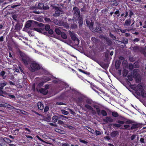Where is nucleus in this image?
Here are the masks:
<instances>
[{
  "instance_id": "nucleus-9",
  "label": "nucleus",
  "mask_w": 146,
  "mask_h": 146,
  "mask_svg": "<svg viewBox=\"0 0 146 146\" xmlns=\"http://www.w3.org/2000/svg\"><path fill=\"white\" fill-rule=\"evenodd\" d=\"M138 71V70L135 69L133 71V77L135 79H138V82H140V80L138 79L139 77V75L137 73Z\"/></svg>"
},
{
  "instance_id": "nucleus-22",
  "label": "nucleus",
  "mask_w": 146,
  "mask_h": 146,
  "mask_svg": "<svg viewBox=\"0 0 146 146\" xmlns=\"http://www.w3.org/2000/svg\"><path fill=\"white\" fill-rule=\"evenodd\" d=\"M141 95L143 98H146V92L145 91H141Z\"/></svg>"
},
{
  "instance_id": "nucleus-21",
  "label": "nucleus",
  "mask_w": 146,
  "mask_h": 146,
  "mask_svg": "<svg viewBox=\"0 0 146 146\" xmlns=\"http://www.w3.org/2000/svg\"><path fill=\"white\" fill-rule=\"evenodd\" d=\"M3 140L7 143H10L11 142V141L8 138L4 137L3 138Z\"/></svg>"
},
{
  "instance_id": "nucleus-24",
  "label": "nucleus",
  "mask_w": 146,
  "mask_h": 146,
  "mask_svg": "<svg viewBox=\"0 0 146 146\" xmlns=\"http://www.w3.org/2000/svg\"><path fill=\"white\" fill-rule=\"evenodd\" d=\"M62 37L64 39H66L67 38V36L66 34L63 32H61L60 33Z\"/></svg>"
},
{
  "instance_id": "nucleus-7",
  "label": "nucleus",
  "mask_w": 146,
  "mask_h": 146,
  "mask_svg": "<svg viewBox=\"0 0 146 146\" xmlns=\"http://www.w3.org/2000/svg\"><path fill=\"white\" fill-rule=\"evenodd\" d=\"M68 32L72 40L75 41L76 44H78L79 42L78 39L76 37V35L70 31H69Z\"/></svg>"
},
{
  "instance_id": "nucleus-27",
  "label": "nucleus",
  "mask_w": 146,
  "mask_h": 146,
  "mask_svg": "<svg viewBox=\"0 0 146 146\" xmlns=\"http://www.w3.org/2000/svg\"><path fill=\"white\" fill-rule=\"evenodd\" d=\"M5 73L6 72L4 71H2L0 72V75L3 77V79H5V77H4V76L5 74Z\"/></svg>"
},
{
  "instance_id": "nucleus-15",
  "label": "nucleus",
  "mask_w": 146,
  "mask_h": 146,
  "mask_svg": "<svg viewBox=\"0 0 146 146\" xmlns=\"http://www.w3.org/2000/svg\"><path fill=\"white\" fill-rule=\"evenodd\" d=\"M37 105L39 109L42 110L44 108L43 105L41 102H38Z\"/></svg>"
},
{
  "instance_id": "nucleus-56",
  "label": "nucleus",
  "mask_w": 146,
  "mask_h": 146,
  "mask_svg": "<svg viewBox=\"0 0 146 146\" xmlns=\"http://www.w3.org/2000/svg\"><path fill=\"white\" fill-rule=\"evenodd\" d=\"M48 31V33L50 34H52L53 33V31L52 29H50Z\"/></svg>"
},
{
  "instance_id": "nucleus-52",
  "label": "nucleus",
  "mask_w": 146,
  "mask_h": 146,
  "mask_svg": "<svg viewBox=\"0 0 146 146\" xmlns=\"http://www.w3.org/2000/svg\"><path fill=\"white\" fill-rule=\"evenodd\" d=\"M17 16L16 15H13L12 16V17L13 18V19L14 20H16V18H17Z\"/></svg>"
},
{
  "instance_id": "nucleus-25",
  "label": "nucleus",
  "mask_w": 146,
  "mask_h": 146,
  "mask_svg": "<svg viewBox=\"0 0 146 146\" xmlns=\"http://www.w3.org/2000/svg\"><path fill=\"white\" fill-rule=\"evenodd\" d=\"M55 31V32L58 35H60L61 33V31L59 28H56Z\"/></svg>"
},
{
  "instance_id": "nucleus-11",
  "label": "nucleus",
  "mask_w": 146,
  "mask_h": 146,
  "mask_svg": "<svg viewBox=\"0 0 146 146\" xmlns=\"http://www.w3.org/2000/svg\"><path fill=\"white\" fill-rule=\"evenodd\" d=\"M103 121L106 123L111 122L113 121V120L111 117H107L105 119H103Z\"/></svg>"
},
{
  "instance_id": "nucleus-57",
  "label": "nucleus",
  "mask_w": 146,
  "mask_h": 146,
  "mask_svg": "<svg viewBox=\"0 0 146 146\" xmlns=\"http://www.w3.org/2000/svg\"><path fill=\"white\" fill-rule=\"evenodd\" d=\"M117 122L118 123L121 124H123L125 123V122L123 121H119V120L117 121Z\"/></svg>"
},
{
  "instance_id": "nucleus-64",
  "label": "nucleus",
  "mask_w": 146,
  "mask_h": 146,
  "mask_svg": "<svg viewBox=\"0 0 146 146\" xmlns=\"http://www.w3.org/2000/svg\"><path fill=\"white\" fill-rule=\"evenodd\" d=\"M62 146H69V145L66 143H62Z\"/></svg>"
},
{
  "instance_id": "nucleus-44",
  "label": "nucleus",
  "mask_w": 146,
  "mask_h": 146,
  "mask_svg": "<svg viewBox=\"0 0 146 146\" xmlns=\"http://www.w3.org/2000/svg\"><path fill=\"white\" fill-rule=\"evenodd\" d=\"M96 31L98 32H99L101 31V27H96Z\"/></svg>"
},
{
  "instance_id": "nucleus-53",
  "label": "nucleus",
  "mask_w": 146,
  "mask_h": 146,
  "mask_svg": "<svg viewBox=\"0 0 146 146\" xmlns=\"http://www.w3.org/2000/svg\"><path fill=\"white\" fill-rule=\"evenodd\" d=\"M49 8V7L48 6H44L43 8V9L44 10H46L48 9Z\"/></svg>"
},
{
  "instance_id": "nucleus-30",
  "label": "nucleus",
  "mask_w": 146,
  "mask_h": 146,
  "mask_svg": "<svg viewBox=\"0 0 146 146\" xmlns=\"http://www.w3.org/2000/svg\"><path fill=\"white\" fill-rule=\"evenodd\" d=\"M101 114H102L104 116H106L107 115V113L106 111L104 110H102L101 111Z\"/></svg>"
},
{
  "instance_id": "nucleus-29",
  "label": "nucleus",
  "mask_w": 146,
  "mask_h": 146,
  "mask_svg": "<svg viewBox=\"0 0 146 146\" xmlns=\"http://www.w3.org/2000/svg\"><path fill=\"white\" fill-rule=\"evenodd\" d=\"M123 76L124 77H126L127 74V71L126 70L124 69L123 72Z\"/></svg>"
},
{
  "instance_id": "nucleus-49",
  "label": "nucleus",
  "mask_w": 146,
  "mask_h": 146,
  "mask_svg": "<svg viewBox=\"0 0 146 146\" xmlns=\"http://www.w3.org/2000/svg\"><path fill=\"white\" fill-rule=\"evenodd\" d=\"M49 110V107L48 106H46L44 110V111L45 112H46Z\"/></svg>"
},
{
  "instance_id": "nucleus-35",
  "label": "nucleus",
  "mask_w": 146,
  "mask_h": 146,
  "mask_svg": "<svg viewBox=\"0 0 146 146\" xmlns=\"http://www.w3.org/2000/svg\"><path fill=\"white\" fill-rule=\"evenodd\" d=\"M110 1L112 3L115 4V6H117L118 5L117 1L115 0H112Z\"/></svg>"
},
{
  "instance_id": "nucleus-36",
  "label": "nucleus",
  "mask_w": 146,
  "mask_h": 146,
  "mask_svg": "<svg viewBox=\"0 0 146 146\" xmlns=\"http://www.w3.org/2000/svg\"><path fill=\"white\" fill-rule=\"evenodd\" d=\"M96 111L99 115H100L101 114V112L100 111V109L98 108H96Z\"/></svg>"
},
{
  "instance_id": "nucleus-31",
  "label": "nucleus",
  "mask_w": 146,
  "mask_h": 146,
  "mask_svg": "<svg viewBox=\"0 0 146 146\" xmlns=\"http://www.w3.org/2000/svg\"><path fill=\"white\" fill-rule=\"evenodd\" d=\"M5 105H4V107H6L9 108H11L12 109L13 108H14L13 107H12L10 106V105H9L7 104L4 103Z\"/></svg>"
},
{
  "instance_id": "nucleus-5",
  "label": "nucleus",
  "mask_w": 146,
  "mask_h": 146,
  "mask_svg": "<svg viewBox=\"0 0 146 146\" xmlns=\"http://www.w3.org/2000/svg\"><path fill=\"white\" fill-rule=\"evenodd\" d=\"M86 22L87 25L88 26L92 32L94 31V30L93 28L94 22L89 17H87L86 19Z\"/></svg>"
},
{
  "instance_id": "nucleus-37",
  "label": "nucleus",
  "mask_w": 146,
  "mask_h": 146,
  "mask_svg": "<svg viewBox=\"0 0 146 146\" xmlns=\"http://www.w3.org/2000/svg\"><path fill=\"white\" fill-rule=\"evenodd\" d=\"M45 29L46 31H48L50 29V25H46L45 26Z\"/></svg>"
},
{
  "instance_id": "nucleus-8",
  "label": "nucleus",
  "mask_w": 146,
  "mask_h": 146,
  "mask_svg": "<svg viewBox=\"0 0 146 146\" xmlns=\"http://www.w3.org/2000/svg\"><path fill=\"white\" fill-rule=\"evenodd\" d=\"M53 8L55 9V13L53 14V15L55 17H58L60 15L61 11L59 10L58 7L56 6H54Z\"/></svg>"
},
{
  "instance_id": "nucleus-19",
  "label": "nucleus",
  "mask_w": 146,
  "mask_h": 146,
  "mask_svg": "<svg viewBox=\"0 0 146 146\" xmlns=\"http://www.w3.org/2000/svg\"><path fill=\"white\" fill-rule=\"evenodd\" d=\"M58 119V117L57 116L54 115L52 117V121L53 122L55 123Z\"/></svg>"
},
{
  "instance_id": "nucleus-4",
  "label": "nucleus",
  "mask_w": 146,
  "mask_h": 146,
  "mask_svg": "<svg viewBox=\"0 0 146 146\" xmlns=\"http://www.w3.org/2000/svg\"><path fill=\"white\" fill-rule=\"evenodd\" d=\"M34 24L40 27H42L44 26L43 24L42 23H39L36 21L32 20H29L26 22L25 25V28H26V29H28L31 26Z\"/></svg>"
},
{
  "instance_id": "nucleus-6",
  "label": "nucleus",
  "mask_w": 146,
  "mask_h": 146,
  "mask_svg": "<svg viewBox=\"0 0 146 146\" xmlns=\"http://www.w3.org/2000/svg\"><path fill=\"white\" fill-rule=\"evenodd\" d=\"M145 86V84L143 83H141L134 88L135 90L137 91H139L141 92V91H142L144 90Z\"/></svg>"
},
{
  "instance_id": "nucleus-38",
  "label": "nucleus",
  "mask_w": 146,
  "mask_h": 146,
  "mask_svg": "<svg viewBox=\"0 0 146 146\" xmlns=\"http://www.w3.org/2000/svg\"><path fill=\"white\" fill-rule=\"evenodd\" d=\"M122 42L124 44H127L128 43V39L127 38H123L122 40Z\"/></svg>"
},
{
  "instance_id": "nucleus-12",
  "label": "nucleus",
  "mask_w": 146,
  "mask_h": 146,
  "mask_svg": "<svg viewBox=\"0 0 146 146\" xmlns=\"http://www.w3.org/2000/svg\"><path fill=\"white\" fill-rule=\"evenodd\" d=\"M39 91L41 93L43 94L44 95H46L48 92V90H47L43 88L40 89Z\"/></svg>"
},
{
  "instance_id": "nucleus-42",
  "label": "nucleus",
  "mask_w": 146,
  "mask_h": 146,
  "mask_svg": "<svg viewBox=\"0 0 146 146\" xmlns=\"http://www.w3.org/2000/svg\"><path fill=\"white\" fill-rule=\"evenodd\" d=\"M55 131L56 132L59 133H62L63 131H62L56 128L55 129Z\"/></svg>"
},
{
  "instance_id": "nucleus-33",
  "label": "nucleus",
  "mask_w": 146,
  "mask_h": 146,
  "mask_svg": "<svg viewBox=\"0 0 146 146\" xmlns=\"http://www.w3.org/2000/svg\"><path fill=\"white\" fill-rule=\"evenodd\" d=\"M61 111L62 114L66 115H67L69 113L68 112L64 110H62Z\"/></svg>"
},
{
  "instance_id": "nucleus-54",
  "label": "nucleus",
  "mask_w": 146,
  "mask_h": 146,
  "mask_svg": "<svg viewBox=\"0 0 146 146\" xmlns=\"http://www.w3.org/2000/svg\"><path fill=\"white\" fill-rule=\"evenodd\" d=\"M68 110H69V112L70 113L73 115H74L75 114V113L72 110L70 109H68Z\"/></svg>"
},
{
  "instance_id": "nucleus-46",
  "label": "nucleus",
  "mask_w": 146,
  "mask_h": 146,
  "mask_svg": "<svg viewBox=\"0 0 146 146\" xmlns=\"http://www.w3.org/2000/svg\"><path fill=\"white\" fill-rule=\"evenodd\" d=\"M4 93H5V92H4L2 90L0 89V96H4L3 95V94Z\"/></svg>"
},
{
  "instance_id": "nucleus-18",
  "label": "nucleus",
  "mask_w": 146,
  "mask_h": 146,
  "mask_svg": "<svg viewBox=\"0 0 146 146\" xmlns=\"http://www.w3.org/2000/svg\"><path fill=\"white\" fill-rule=\"evenodd\" d=\"M44 4L43 3H39L38 5V8L39 9H42L44 7Z\"/></svg>"
},
{
  "instance_id": "nucleus-39",
  "label": "nucleus",
  "mask_w": 146,
  "mask_h": 146,
  "mask_svg": "<svg viewBox=\"0 0 146 146\" xmlns=\"http://www.w3.org/2000/svg\"><path fill=\"white\" fill-rule=\"evenodd\" d=\"M79 140L81 142L83 143L86 145H87L88 143V142L85 140L80 139H79Z\"/></svg>"
},
{
  "instance_id": "nucleus-32",
  "label": "nucleus",
  "mask_w": 146,
  "mask_h": 146,
  "mask_svg": "<svg viewBox=\"0 0 146 146\" xmlns=\"http://www.w3.org/2000/svg\"><path fill=\"white\" fill-rule=\"evenodd\" d=\"M44 120L47 122H50L51 120V118L50 117H48L44 118Z\"/></svg>"
},
{
  "instance_id": "nucleus-14",
  "label": "nucleus",
  "mask_w": 146,
  "mask_h": 146,
  "mask_svg": "<svg viewBox=\"0 0 146 146\" xmlns=\"http://www.w3.org/2000/svg\"><path fill=\"white\" fill-rule=\"evenodd\" d=\"M7 84V82L4 81L3 82L0 83V89H3L4 87L6 86Z\"/></svg>"
},
{
  "instance_id": "nucleus-51",
  "label": "nucleus",
  "mask_w": 146,
  "mask_h": 146,
  "mask_svg": "<svg viewBox=\"0 0 146 146\" xmlns=\"http://www.w3.org/2000/svg\"><path fill=\"white\" fill-rule=\"evenodd\" d=\"M128 78L130 81H132L133 80L132 77L131 76H127Z\"/></svg>"
},
{
  "instance_id": "nucleus-20",
  "label": "nucleus",
  "mask_w": 146,
  "mask_h": 146,
  "mask_svg": "<svg viewBox=\"0 0 146 146\" xmlns=\"http://www.w3.org/2000/svg\"><path fill=\"white\" fill-rule=\"evenodd\" d=\"M85 107L87 109H88L90 110H91L92 111H94V110L93 108L90 106L86 104L85 106Z\"/></svg>"
},
{
  "instance_id": "nucleus-63",
  "label": "nucleus",
  "mask_w": 146,
  "mask_h": 146,
  "mask_svg": "<svg viewBox=\"0 0 146 146\" xmlns=\"http://www.w3.org/2000/svg\"><path fill=\"white\" fill-rule=\"evenodd\" d=\"M138 49V47L137 46H134L133 47V49L134 50L136 51Z\"/></svg>"
},
{
  "instance_id": "nucleus-40",
  "label": "nucleus",
  "mask_w": 146,
  "mask_h": 146,
  "mask_svg": "<svg viewBox=\"0 0 146 146\" xmlns=\"http://www.w3.org/2000/svg\"><path fill=\"white\" fill-rule=\"evenodd\" d=\"M87 129L88 130V131L91 132L92 133H93L94 132V130L91 129V128L89 127H87Z\"/></svg>"
},
{
  "instance_id": "nucleus-41",
  "label": "nucleus",
  "mask_w": 146,
  "mask_h": 146,
  "mask_svg": "<svg viewBox=\"0 0 146 146\" xmlns=\"http://www.w3.org/2000/svg\"><path fill=\"white\" fill-rule=\"evenodd\" d=\"M95 133H96V135H101L102 134V133L101 132L97 130L95 131Z\"/></svg>"
},
{
  "instance_id": "nucleus-48",
  "label": "nucleus",
  "mask_w": 146,
  "mask_h": 146,
  "mask_svg": "<svg viewBox=\"0 0 146 146\" xmlns=\"http://www.w3.org/2000/svg\"><path fill=\"white\" fill-rule=\"evenodd\" d=\"M114 13L115 15H117V17H119V11H117L115 13Z\"/></svg>"
},
{
  "instance_id": "nucleus-43",
  "label": "nucleus",
  "mask_w": 146,
  "mask_h": 146,
  "mask_svg": "<svg viewBox=\"0 0 146 146\" xmlns=\"http://www.w3.org/2000/svg\"><path fill=\"white\" fill-rule=\"evenodd\" d=\"M129 16L131 18V16L133 15V13L132 11L130 10H129Z\"/></svg>"
},
{
  "instance_id": "nucleus-23",
  "label": "nucleus",
  "mask_w": 146,
  "mask_h": 146,
  "mask_svg": "<svg viewBox=\"0 0 146 146\" xmlns=\"http://www.w3.org/2000/svg\"><path fill=\"white\" fill-rule=\"evenodd\" d=\"M31 29H33L40 33H42V31L40 28H34Z\"/></svg>"
},
{
  "instance_id": "nucleus-16",
  "label": "nucleus",
  "mask_w": 146,
  "mask_h": 146,
  "mask_svg": "<svg viewBox=\"0 0 146 146\" xmlns=\"http://www.w3.org/2000/svg\"><path fill=\"white\" fill-rule=\"evenodd\" d=\"M118 135V132L117 131L112 132L111 134V135L112 137H115Z\"/></svg>"
},
{
  "instance_id": "nucleus-58",
  "label": "nucleus",
  "mask_w": 146,
  "mask_h": 146,
  "mask_svg": "<svg viewBox=\"0 0 146 146\" xmlns=\"http://www.w3.org/2000/svg\"><path fill=\"white\" fill-rule=\"evenodd\" d=\"M140 142L142 143H144V139L143 138H141L140 140Z\"/></svg>"
},
{
  "instance_id": "nucleus-3",
  "label": "nucleus",
  "mask_w": 146,
  "mask_h": 146,
  "mask_svg": "<svg viewBox=\"0 0 146 146\" xmlns=\"http://www.w3.org/2000/svg\"><path fill=\"white\" fill-rule=\"evenodd\" d=\"M29 64H30L29 70L32 72H34L36 70L40 69V66L35 62L31 61Z\"/></svg>"
},
{
  "instance_id": "nucleus-10",
  "label": "nucleus",
  "mask_w": 146,
  "mask_h": 146,
  "mask_svg": "<svg viewBox=\"0 0 146 146\" xmlns=\"http://www.w3.org/2000/svg\"><path fill=\"white\" fill-rule=\"evenodd\" d=\"M132 123V121L130 120H128L126 121L125 122V123L127 124L125 125L124 126L125 129L130 130L131 125L129 124H131Z\"/></svg>"
},
{
  "instance_id": "nucleus-50",
  "label": "nucleus",
  "mask_w": 146,
  "mask_h": 146,
  "mask_svg": "<svg viewBox=\"0 0 146 146\" xmlns=\"http://www.w3.org/2000/svg\"><path fill=\"white\" fill-rule=\"evenodd\" d=\"M36 137L40 141L44 143H45V142L42 139L40 138L39 136L38 135L36 136Z\"/></svg>"
},
{
  "instance_id": "nucleus-59",
  "label": "nucleus",
  "mask_w": 146,
  "mask_h": 146,
  "mask_svg": "<svg viewBox=\"0 0 146 146\" xmlns=\"http://www.w3.org/2000/svg\"><path fill=\"white\" fill-rule=\"evenodd\" d=\"M58 123L59 124L62 125L64 123V122L60 120H59L58 121Z\"/></svg>"
},
{
  "instance_id": "nucleus-61",
  "label": "nucleus",
  "mask_w": 146,
  "mask_h": 146,
  "mask_svg": "<svg viewBox=\"0 0 146 146\" xmlns=\"http://www.w3.org/2000/svg\"><path fill=\"white\" fill-rule=\"evenodd\" d=\"M136 137V135H132L131 137V139L132 140H133Z\"/></svg>"
},
{
  "instance_id": "nucleus-2",
  "label": "nucleus",
  "mask_w": 146,
  "mask_h": 146,
  "mask_svg": "<svg viewBox=\"0 0 146 146\" xmlns=\"http://www.w3.org/2000/svg\"><path fill=\"white\" fill-rule=\"evenodd\" d=\"M19 53L21 57L23 63L25 65L27 66L30 63L31 59L29 57L20 51H19Z\"/></svg>"
},
{
  "instance_id": "nucleus-1",
  "label": "nucleus",
  "mask_w": 146,
  "mask_h": 146,
  "mask_svg": "<svg viewBox=\"0 0 146 146\" xmlns=\"http://www.w3.org/2000/svg\"><path fill=\"white\" fill-rule=\"evenodd\" d=\"M73 17L70 20L73 22H76L78 21L79 26H81L83 23V19L82 17L81 16L80 11L79 9L76 7H75L73 9Z\"/></svg>"
},
{
  "instance_id": "nucleus-55",
  "label": "nucleus",
  "mask_w": 146,
  "mask_h": 146,
  "mask_svg": "<svg viewBox=\"0 0 146 146\" xmlns=\"http://www.w3.org/2000/svg\"><path fill=\"white\" fill-rule=\"evenodd\" d=\"M140 39L138 38H136L133 40V42H137Z\"/></svg>"
},
{
  "instance_id": "nucleus-45",
  "label": "nucleus",
  "mask_w": 146,
  "mask_h": 146,
  "mask_svg": "<svg viewBox=\"0 0 146 146\" xmlns=\"http://www.w3.org/2000/svg\"><path fill=\"white\" fill-rule=\"evenodd\" d=\"M110 36L112 38L114 39L116 38L115 36L113 34H112L111 33H110Z\"/></svg>"
},
{
  "instance_id": "nucleus-47",
  "label": "nucleus",
  "mask_w": 146,
  "mask_h": 146,
  "mask_svg": "<svg viewBox=\"0 0 146 146\" xmlns=\"http://www.w3.org/2000/svg\"><path fill=\"white\" fill-rule=\"evenodd\" d=\"M113 125L115 127H119L121 126V125L119 124H117L116 123H115L113 124Z\"/></svg>"
},
{
  "instance_id": "nucleus-34",
  "label": "nucleus",
  "mask_w": 146,
  "mask_h": 146,
  "mask_svg": "<svg viewBox=\"0 0 146 146\" xmlns=\"http://www.w3.org/2000/svg\"><path fill=\"white\" fill-rule=\"evenodd\" d=\"M52 22L56 24L57 25H58L59 23V21L57 19H54L52 21Z\"/></svg>"
},
{
  "instance_id": "nucleus-62",
  "label": "nucleus",
  "mask_w": 146,
  "mask_h": 146,
  "mask_svg": "<svg viewBox=\"0 0 146 146\" xmlns=\"http://www.w3.org/2000/svg\"><path fill=\"white\" fill-rule=\"evenodd\" d=\"M44 19L45 20L46 22H48L50 21V19L48 18H45Z\"/></svg>"
},
{
  "instance_id": "nucleus-13",
  "label": "nucleus",
  "mask_w": 146,
  "mask_h": 146,
  "mask_svg": "<svg viewBox=\"0 0 146 146\" xmlns=\"http://www.w3.org/2000/svg\"><path fill=\"white\" fill-rule=\"evenodd\" d=\"M131 23V20L130 19L126 20L125 21L124 25L125 26H129Z\"/></svg>"
},
{
  "instance_id": "nucleus-17",
  "label": "nucleus",
  "mask_w": 146,
  "mask_h": 146,
  "mask_svg": "<svg viewBox=\"0 0 146 146\" xmlns=\"http://www.w3.org/2000/svg\"><path fill=\"white\" fill-rule=\"evenodd\" d=\"M70 27L73 29H75L77 28V25L76 23H72L70 25Z\"/></svg>"
},
{
  "instance_id": "nucleus-26",
  "label": "nucleus",
  "mask_w": 146,
  "mask_h": 146,
  "mask_svg": "<svg viewBox=\"0 0 146 146\" xmlns=\"http://www.w3.org/2000/svg\"><path fill=\"white\" fill-rule=\"evenodd\" d=\"M138 127V125L135 124H133L130 127V128L131 129H134Z\"/></svg>"
},
{
  "instance_id": "nucleus-60",
  "label": "nucleus",
  "mask_w": 146,
  "mask_h": 146,
  "mask_svg": "<svg viewBox=\"0 0 146 146\" xmlns=\"http://www.w3.org/2000/svg\"><path fill=\"white\" fill-rule=\"evenodd\" d=\"M56 104L58 105H64V104L62 102H57Z\"/></svg>"
},
{
  "instance_id": "nucleus-28",
  "label": "nucleus",
  "mask_w": 146,
  "mask_h": 146,
  "mask_svg": "<svg viewBox=\"0 0 146 146\" xmlns=\"http://www.w3.org/2000/svg\"><path fill=\"white\" fill-rule=\"evenodd\" d=\"M112 115L113 117H117L119 115L118 113L117 112L115 111L112 112Z\"/></svg>"
}]
</instances>
